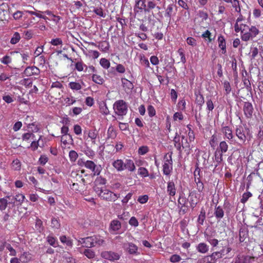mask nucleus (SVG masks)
<instances>
[{"mask_svg":"<svg viewBox=\"0 0 263 263\" xmlns=\"http://www.w3.org/2000/svg\"><path fill=\"white\" fill-rule=\"evenodd\" d=\"M112 166L118 172H122L127 170L129 172H134L136 170V166L134 161L131 159H117L112 163Z\"/></svg>","mask_w":263,"mask_h":263,"instance_id":"1","label":"nucleus"},{"mask_svg":"<svg viewBox=\"0 0 263 263\" xmlns=\"http://www.w3.org/2000/svg\"><path fill=\"white\" fill-rule=\"evenodd\" d=\"M93 190L98 196L102 200L107 201H115L120 197V194L114 193L107 189L94 186Z\"/></svg>","mask_w":263,"mask_h":263,"instance_id":"2","label":"nucleus"},{"mask_svg":"<svg viewBox=\"0 0 263 263\" xmlns=\"http://www.w3.org/2000/svg\"><path fill=\"white\" fill-rule=\"evenodd\" d=\"M115 113L119 116H125L127 112V105L123 100L116 101L113 105Z\"/></svg>","mask_w":263,"mask_h":263,"instance_id":"3","label":"nucleus"},{"mask_svg":"<svg viewBox=\"0 0 263 263\" xmlns=\"http://www.w3.org/2000/svg\"><path fill=\"white\" fill-rule=\"evenodd\" d=\"M175 143V146L177 149L181 153L183 149L190 148L189 144L187 142V139L185 138L184 136H181V140L180 141L179 135L176 133V136L174 139Z\"/></svg>","mask_w":263,"mask_h":263,"instance_id":"4","label":"nucleus"},{"mask_svg":"<svg viewBox=\"0 0 263 263\" xmlns=\"http://www.w3.org/2000/svg\"><path fill=\"white\" fill-rule=\"evenodd\" d=\"M245 21V17L241 14L236 19L234 25V29L236 32H241V35L248 31V25L244 24L242 22Z\"/></svg>","mask_w":263,"mask_h":263,"instance_id":"5","label":"nucleus"},{"mask_svg":"<svg viewBox=\"0 0 263 263\" xmlns=\"http://www.w3.org/2000/svg\"><path fill=\"white\" fill-rule=\"evenodd\" d=\"M173 170V160L172 154H166L164 157L163 173L165 175H170Z\"/></svg>","mask_w":263,"mask_h":263,"instance_id":"6","label":"nucleus"},{"mask_svg":"<svg viewBox=\"0 0 263 263\" xmlns=\"http://www.w3.org/2000/svg\"><path fill=\"white\" fill-rule=\"evenodd\" d=\"M259 33L258 29L255 26L248 27V31L241 35V39L244 41H248L255 37Z\"/></svg>","mask_w":263,"mask_h":263,"instance_id":"7","label":"nucleus"},{"mask_svg":"<svg viewBox=\"0 0 263 263\" xmlns=\"http://www.w3.org/2000/svg\"><path fill=\"white\" fill-rule=\"evenodd\" d=\"M84 165L86 168L92 171L93 176H98L101 173V166L96 165L92 161L87 160L84 162Z\"/></svg>","mask_w":263,"mask_h":263,"instance_id":"8","label":"nucleus"},{"mask_svg":"<svg viewBox=\"0 0 263 263\" xmlns=\"http://www.w3.org/2000/svg\"><path fill=\"white\" fill-rule=\"evenodd\" d=\"M255 257L243 254L238 255L232 263H254Z\"/></svg>","mask_w":263,"mask_h":263,"instance_id":"9","label":"nucleus"},{"mask_svg":"<svg viewBox=\"0 0 263 263\" xmlns=\"http://www.w3.org/2000/svg\"><path fill=\"white\" fill-rule=\"evenodd\" d=\"M101 256L105 259L112 261L118 260L120 258V255L118 253L111 251H103L101 254Z\"/></svg>","mask_w":263,"mask_h":263,"instance_id":"10","label":"nucleus"},{"mask_svg":"<svg viewBox=\"0 0 263 263\" xmlns=\"http://www.w3.org/2000/svg\"><path fill=\"white\" fill-rule=\"evenodd\" d=\"M123 248L125 251L132 255H138L140 254L138 247L132 242H125L123 244Z\"/></svg>","mask_w":263,"mask_h":263,"instance_id":"11","label":"nucleus"},{"mask_svg":"<svg viewBox=\"0 0 263 263\" xmlns=\"http://www.w3.org/2000/svg\"><path fill=\"white\" fill-rule=\"evenodd\" d=\"M200 197V194L197 193L196 191L190 192L189 194V202L192 210L196 207Z\"/></svg>","mask_w":263,"mask_h":263,"instance_id":"12","label":"nucleus"},{"mask_svg":"<svg viewBox=\"0 0 263 263\" xmlns=\"http://www.w3.org/2000/svg\"><path fill=\"white\" fill-rule=\"evenodd\" d=\"M244 114L246 118H251L254 111L253 107L251 103L245 102L243 107Z\"/></svg>","mask_w":263,"mask_h":263,"instance_id":"13","label":"nucleus"},{"mask_svg":"<svg viewBox=\"0 0 263 263\" xmlns=\"http://www.w3.org/2000/svg\"><path fill=\"white\" fill-rule=\"evenodd\" d=\"M197 157V161H196V165L199 166L202 164L203 166H205L207 164V160L206 158L208 156L205 153H200L199 152L198 154L196 155Z\"/></svg>","mask_w":263,"mask_h":263,"instance_id":"14","label":"nucleus"},{"mask_svg":"<svg viewBox=\"0 0 263 263\" xmlns=\"http://www.w3.org/2000/svg\"><path fill=\"white\" fill-rule=\"evenodd\" d=\"M121 228V224L119 220L115 219L111 221L109 226V231L111 233L116 234Z\"/></svg>","mask_w":263,"mask_h":263,"instance_id":"15","label":"nucleus"},{"mask_svg":"<svg viewBox=\"0 0 263 263\" xmlns=\"http://www.w3.org/2000/svg\"><path fill=\"white\" fill-rule=\"evenodd\" d=\"M93 241V247H100L105 244V241L104 238L99 235H95L92 236Z\"/></svg>","mask_w":263,"mask_h":263,"instance_id":"16","label":"nucleus"},{"mask_svg":"<svg viewBox=\"0 0 263 263\" xmlns=\"http://www.w3.org/2000/svg\"><path fill=\"white\" fill-rule=\"evenodd\" d=\"M10 196H7L4 198H2L0 199V210L4 211L5 210L8 204H14L15 202L11 200L8 201V199L10 200Z\"/></svg>","mask_w":263,"mask_h":263,"instance_id":"17","label":"nucleus"},{"mask_svg":"<svg viewBox=\"0 0 263 263\" xmlns=\"http://www.w3.org/2000/svg\"><path fill=\"white\" fill-rule=\"evenodd\" d=\"M235 134L240 142L245 143L246 140V136L244 133L243 128L241 126H237L235 129Z\"/></svg>","mask_w":263,"mask_h":263,"instance_id":"18","label":"nucleus"},{"mask_svg":"<svg viewBox=\"0 0 263 263\" xmlns=\"http://www.w3.org/2000/svg\"><path fill=\"white\" fill-rule=\"evenodd\" d=\"M40 73V69L35 66H31L27 67L24 73L26 76H31L33 75H38Z\"/></svg>","mask_w":263,"mask_h":263,"instance_id":"19","label":"nucleus"},{"mask_svg":"<svg viewBox=\"0 0 263 263\" xmlns=\"http://www.w3.org/2000/svg\"><path fill=\"white\" fill-rule=\"evenodd\" d=\"M135 11H142L147 12V5L145 4V2L144 1L142 0H137L136 2V5L134 8Z\"/></svg>","mask_w":263,"mask_h":263,"instance_id":"20","label":"nucleus"},{"mask_svg":"<svg viewBox=\"0 0 263 263\" xmlns=\"http://www.w3.org/2000/svg\"><path fill=\"white\" fill-rule=\"evenodd\" d=\"M166 191L170 196H174L176 193V189L174 182L169 181L167 183Z\"/></svg>","mask_w":263,"mask_h":263,"instance_id":"21","label":"nucleus"},{"mask_svg":"<svg viewBox=\"0 0 263 263\" xmlns=\"http://www.w3.org/2000/svg\"><path fill=\"white\" fill-rule=\"evenodd\" d=\"M224 250L216 251L210 255L212 263H216L218 259L221 258L224 255Z\"/></svg>","mask_w":263,"mask_h":263,"instance_id":"22","label":"nucleus"},{"mask_svg":"<svg viewBox=\"0 0 263 263\" xmlns=\"http://www.w3.org/2000/svg\"><path fill=\"white\" fill-rule=\"evenodd\" d=\"M221 132L224 135L225 138L228 140H232L233 137V134L231 128L227 126H223L221 128Z\"/></svg>","mask_w":263,"mask_h":263,"instance_id":"23","label":"nucleus"},{"mask_svg":"<svg viewBox=\"0 0 263 263\" xmlns=\"http://www.w3.org/2000/svg\"><path fill=\"white\" fill-rule=\"evenodd\" d=\"M205 240L213 247H216L219 243L218 239L215 238L212 235L206 233H204Z\"/></svg>","mask_w":263,"mask_h":263,"instance_id":"24","label":"nucleus"},{"mask_svg":"<svg viewBox=\"0 0 263 263\" xmlns=\"http://www.w3.org/2000/svg\"><path fill=\"white\" fill-rule=\"evenodd\" d=\"M122 84L125 91H130L134 88L133 84L125 78L121 79Z\"/></svg>","mask_w":263,"mask_h":263,"instance_id":"25","label":"nucleus"},{"mask_svg":"<svg viewBox=\"0 0 263 263\" xmlns=\"http://www.w3.org/2000/svg\"><path fill=\"white\" fill-rule=\"evenodd\" d=\"M218 47L221 49L222 53L225 54L226 50V42L223 36L220 35L218 37Z\"/></svg>","mask_w":263,"mask_h":263,"instance_id":"26","label":"nucleus"},{"mask_svg":"<svg viewBox=\"0 0 263 263\" xmlns=\"http://www.w3.org/2000/svg\"><path fill=\"white\" fill-rule=\"evenodd\" d=\"M19 257L22 263L28 262L32 259V255L28 251L23 252L20 255Z\"/></svg>","mask_w":263,"mask_h":263,"instance_id":"27","label":"nucleus"},{"mask_svg":"<svg viewBox=\"0 0 263 263\" xmlns=\"http://www.w3.org/2000/svg\"><path fill=\"white\" fill-rule=\"evenodd\" d=\"M174 9V5L170 4L167 6V8L165 9V13H164V17L165 18L167 21L170 22L171 21V16L173 14Z\"/></svg>","mask_w":263,"mask_h":263,"instance_id":"28","label":"nucleus"},{"mask_svg":"<svg viewBox=\"0 0 263 263\" xmlns=\"http://www.w3.org/2000/svg\"><path fill=\"white\" fill-rule=\"evenodd\" d=\"M196 249L198 252L204 254L209 251V246L204 242H201L197 245Z\"/></svg>","mask_w":263,"mask_h":263,"instance_id":"29","label":"nucleus"},{"mask_svg":"<svg viewBox=\"0 0 263 263\" xmlns=\"http://www.w3.org/2000/svg\"><path fill=\"white\" fill-rule=\"evenodd\" d=\"M187 199L186 198L182 195H180L178 200V202L179 206H180L181 209L183 211L184 213L186 212V210L185 209H183L184 208H186V204L187 203Z\"/></svg>","mask_w":263,"mask_h":263,"instance_id":"30","label":"nucleus"},{"mask_svg":"<svg viewBox=\"0 0 263 263\" xmlns=\"http://www.w3.org/2000/svg\"><path fill=\"white\" fill-rule=\"evenodd\" d=\"M66 106L73 105L76 102V99L71 95L68 96L65 98H63Z\"/></svg>","mask_w":263,"mask_h":263,"instance_id":"31","label":"nucleus"},{"mask_svg":"<svg viewBox=\"0 0 263 263\" xmlns=\"http://www.w3.org/2000/svg\"><path fill=\"white\" fill-rule=\"evenodd\" d=\"M214 215L218 219H221L224 216V211L220 206H216L215 208Z\"/></svg>","mask_w":263,"mask_h":263,"instance_id":"32","label":"nucleus"},{"mask_svg":"<svg viewBox=\"0 0 263 263\" xmlns=\"http://www.w3.org/2000/svg\"><path fill=\"white\" fill-rule=\"evenodd\" d=\"M228 149V145L224 141H221L219 143V145L217 150L222 154L225 153Z\"/></svg>","mask_w":263,"mask_h":263,"instance_id":"33","label":"nucleus"},{"mask_svg":"<svg viewBox=\"0 0 263 263\" xmlns=\"http://www.w3.org/2000/svg\"><path fill=\"white\" fill-rule=\"evenodd\" d=\"M196 99L195 102L196 104L201 107L203 104L204 103V97L202 95H201L200 92L196 93H195Z\"/></svg>","mask_w":263,"mask_h":263,"instance_id":"34","label":"nucleus"},{"mask_svg":"<svg viewBox=\"0 0 263 263\" xmlns=\"http://www.w3.org/2000/svg\"><path fill=\"white\" fill-rule=\"evenodd\" d=\"M231 4L233 8L235 9V12H237L239 16L240 14H241L239 2L238 0H232Z\"/></svg>","mask_w":263,"mask_h":263,"instance_id":"35","label":"nucleus"},{"mask_svg":"<svg viewBox=\"0 0 263 263\" xmlns=\"http://www.w3.org/2000/svg\"><path fill=\"white\" fill-rule=\"evenodd\" d=\"M60 240L62 243L66 244L67 246L71 247L72 246V241L69 238L67 237L65 235L60 236Z\"/></svg>","mask_w":263,"mask_h":263,"instance_id":"36","label":"nucleus"},{"mask_svg":"<svg viewBox=\"0 0 263 263\" xmlns=\"http://www.w3.org/2000/svg\"><path fill=\"white\" fill-rule=\"evenodd\" d=\"M25 199V197L23 194H18L16 195L14 197H13L12 199H10V200H15L16 202H19L20 204H22V203L24 202V199Z\"/></svg>","mask_w":263,"mask_h":263,"instance_id":"37","label":"nucleus"},{"mask_svg":"<svg viewBox=\"0 0 263 263\" xmlns=\"http://www.w3.org/2000/svg\"><path fill=\"white\" fill-rule=\"evenodd\" d=\"M68 85L73 90H79L82 88L81 84L76 82H71L69 83Z\"/></svg>","mask_w":263,"mask_h":263,"instance_id":"38","label":"nucleus"},{"mask_svg":"<svg viewBox=\"0 0 263 263\" xmlns=\"http://www.w3.org/2000/svg\"><path fill=\"white\" fill-rule=\"evenodd\" d=\"M117 136V133L112 126H110L107 130V138L115 139Z\"/></svg>","mask_w":263,"mask_h":263,"instance_id":"39","label":"nucleus"},{"mask_svg":"<svg viewBox=\"0 0 263 263\" xmlns=\"http://www.w3.org/2000/svg\"><path fill=\"white\" fill-rule=\"evenodd\" d=\"M92 80L95 83L100 85L102 84L104 82V80L102 77L96 74L92 75Z\"/></svg>","mask_w":263,"mask_h":263,"instance_id":"40","label":"nucleus"},{"mask_svg":"<svg viewBox=\"0 0 263 263\" xmlns=\"http://www.w3.org/2000/svg\"><path fill=\"white\" fill-rule=\"evenodd\" d=\"M100 111L101 114L105 115H107L109 114V109L105 103L103 102L100 105Z\"/></svg>","mask_w":263,"mask_h":263,"instance_id":"41","label":"nucleus"},{"mask_svg":"<svg viewBox=\"0 0 263 263\" xmlns=\"http://www.w3.org/2000/svg\"><path fill=\"white\" fill-rule=\"evenodd\" d=\"M138 174L142 177H146L149 176L148 170L143 167H140L138 168Z\"/></svg>","mask_w":263,"mask_h":263,"instance_id":"42","label":"nucleus"},{"mask_svg":"<svg viewBox=\"0 0 263 263\" xmlns=\"http://www.w3.org/2000/svg\"><path fill=\"white\" fill-rule=\"evenodd\" d=\"M157 7V3L155 0H149L147 3V12H149Z\"/></svg>","mask_w":263,"mask_h":263,"instance_id":"43","label":"nucleus"},{"mask_svg":"<svg viewBox=\"0 0 263 263\" xmlns=\"http://www.w3.org/2000/svg\"><path fill=\"white\" fill-rule=\"evenodd\" d=\"M5 247L7 250L9 251V255L12 256H15L17 252L16 250L13 248V247L8 243H5Z\"/></svg>","mask_w":263,"mask_h":263,"instance_id":"44","label":"nucleus"},{"mask_svg":"<svg viewBox=\"0 0 263 263\" xmlns=\"http://www.w3.org/2000/svg\"><path fill=\"white\" fill-rule=\"evenodd\" d=\"M195 181L196 183V189L200 193H202L204 189L203 183L200 181L199 178L196 179L195 178Z\"/></svg>","mask_w":263,"mask_h":263,"instance_id":"45","label":"nucleus"},{"mask_svg":"<svg viewBox=\"0 0 263 263\" xmlns=\"http://www.w3.org/2000/svg\"><path fill=\"white\" fill-rule=\"evenodd\" d=\"M84 242V247L86 248H92L93 247V241L92 239V236L89 237H87L85 238V240L83 241Z\"/></svg>","mask_w":263,"mask_h":263,"instance_id":"46","label":"nucleus"},{"mask_svg":"<svg viewBox=\"0 0 263 263\" xmlns=\"http://www.w3.org/2000/svg\"><path fill=\"white\" fill-rule=\"evenodd\" d=\"M262 14L263 10L260 9L255 8L253 10V15L255 18H258L259 17L263 18V17H261Z\"/></svg>","mask_w":263,"mask_h":263,"instance_id":"47","label":"nucleus"},{"mask_svg":"<svg viewBox=\"0 0 263 263\" xmlns=\"http://www.w3.org/2000/svg\"><path fill=\"white\" fill-rule=\"evenodd\" d=\"M83 254L89 259L93 258L95 257V252L91 249H87L84 251Z\"/></svg>","mask_w":263,"mask_h":263,"instance_id":"48","label":"nucleus"},{"mask_svg":"<svg viewBox=\"0 0 263 263\" xmlns=\"http://www.w3.org/2000/svg\"><path fill=\"white\" fill-rule=\"evenodd\" d=\"M20 39L21 36L20 33L16 32L13 34L10 40V43L12 44H15L20 41Z\"/></svg>","mask_w":263,"mask_h":263,"instance_id":"49","label":"nucleus"},{"mask_svg":"<svg viewBox=\"0 0 263 263\" xmlns=\"http://www.w3.org/2000/svg\"><path fill=\"white\" fill-rule=\"evenodd\" d=\"M75 68L78 71H82L84 68L87 69V66L83 62H77L75 64Z\"/></svg>","mask_w":263,"mask_h":263,"instance_id":"50","label":"nucleus"},{"mask_svg":"<svg viewBox=\"0 0 263 263\" xmlns=\"http://www.w3.org/2000/svg\"><path fill=\"white\" fill-rule=\"evenodd\" d=\"M69 157L71 162H74L78 158V153L74 150H71L69 153Z\"/></svg>","mask_w":263,"mask_h":263,"instance_id":"51","label":"nucleus"},{"mask_svg":"<svg viewBox=\"0 0 263 263\" xmlns=\"http://www.w3.org/2000/svg\"><path fill=\"white\" fill-rule=\"evenodd\" d=\"M100 64L102 67L106 69L109 68L110 65L109 61L105 58L101 59Z\"/></svg>","mask_w":263,"mask_h":263,"instance_id":"52","label":"nucleus"},{"mask_svg":"<svg viewBox=\"0 0 263 263\" xmlns=\"http://www.w3.org/2000/svg\"><path fill=\"white\" fill-rule=\"evenodd\" d=\"M106 183V180L102 177H98L95 181V186H98L99 185H105Z\"/></svg>","mask_w":263,"mask_h":263,"instance_id":"53","label":"nucleus"},{"mask_svg":"<svg viewBox=\"0 0 263 263\" xmlns=\"http://www.w3.org/2000/svg\"><path fill=\"white\" fill-rule=\"evenodd\" d=\"M47 242L53 247H56L57 246V239L55 237L52 236H48L47 237Z\"/></svg>","mask_w":263,"mask_h":263,"instance_id":"54","label":"nucleus"},{"mask_svg":"<svg viewBox=\"0 0 263 263\" xmlns=\"http://www.w3.org/2000/svg\"><path fill=\"white\" fill-rule=\"evenodd\" d=\"M252 194L250 192H248L243 193L242 196V198L240 199L241 202L242 203H246L248 201V199L250 197H252Z\"/></svg>","mask_w":263,"mask_h":263,"instance_id":"55","label":"nucleus"},{"mask_svg":"<svg viewBox=\"0 0 263 263\" xmlns=\"http://www.w3.org/2000/svg\"><path fill=\"white\" fill-rule=\"evenodd\" d=\"M12 167L14 170H20L21 168V162L19 160L16 159L14 160L12 162Z\"/></svg>","mask_w":263,"mask_h":263,"instance_id":"56","label":"nucleus"},{"mask_svg":"<svg viewBox=\"0 0 263 263\" xmlns=\"http://www.w3.org/2000/svg\"><path fill=\"white\" fill-rule=\"evenodd\" d=\"M215 160L218 163H220L223 160V154L217 150L215 153Z\"/></svg>","mask_w":263,"mask_h":263,"instance_id":"57","label":"nucleus"},{"mask_svg":"<svg viewBox=\"0 0 263 263\" xmlns=\"http://www.w3.org/2000/svg\"><path fill=\"white\" fill-rule=\"evenodd\" d=\"M198 16L201 19L202 22L206 21L208 18V14L202 10L198 11Z\"/></svg>","mask_w":263,"mask_h":263,"instance_id":"58","label":"nucleus"},{"mask_svg":"<svg viewBox=\"0 0 263 263\" xmlns=\"http://www.w3.org/2000/svg\"><path fill=\"white\" fill-rule=\"evenodd\" d=\"M223 87L225 90V93L228 95L231 91V87L230 83L228 81H225L223 82Z\"/></svg>","mask_w":263,"mask_h":263,"instance_id":"59","label":"nucleus"},{"mask_svg":"<svg viewBox=\"0 0 263 263\" xmlns=\"http://www.w3.org/2000/svg\"><path fill=\"white\" fill-rule=\"evenodd\" d=\"M253 218L254 219V220H256V221L255 222L253 227H257L259 226L263 225L262 218L261 217H259L256 216H253Z\"/></svg>","mask_w":263,"mask_h":263,"instance_id":"60","label":"nucleus"},{"mask_svg":"<svg viewBox=\"0 0 263 263\" xmlns=\"http://www.w3.org/2000/svg\"><path fill=\"white\" fill-rule=\"evenodd\" d=\"M70 189L76 193H81L82 189L80 187V185L77 183H73L70 185Z\"/></svg>","mask_w":263,"mask_h":263,"instance_id":"61","label":"nucleus"},{"mask_svg":"<svg viewBox=\"0 0 263 263\" xmlns=\"http://www.w3.org/2000/svg\"><path fill=\"white\" fill-rule=\"evenodd\" d=\"M198 263H212V261L211 260L210 256L207 255L199 259L198 261Z\"/></svg>","mask_w":263,"mask_h":263,"instance_id":"62","label":"nucleus"},{"mask_svg":"<svg viewBox=\"0 0 263 263\" xmlns=\"http://www.w3.org/2000/svg\"><path fill=\"white\" fill-rule=\"evenodd\" d=\"M186 42L189 45L195 47L197 45L196 40L192 37H188L186 39Z\"/></svg>","mask_w":263,"mask_h":263,"instance_id":"63","label":"nucleus"},{"mask_svg":"<svg viewBox=\"0 0 263 263\" xmlns=\"http://www.w3.org/2000/svg\"><path fill=\"white\" fill-rule=\"evenodd\" d=\"M100 47L103 51L106 52L109 50V44L108 42L104 41L101 43Z\"/></svg>","mask_w":263,"mask_h":263,"instance_id":"64","label":"nucleus"}]
</instances>
